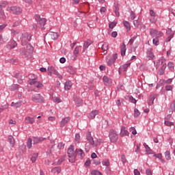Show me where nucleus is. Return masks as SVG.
<instances>
[{
    "instance_id": "38",
    "label": "nucleus",
    "mask_w": 175,
    "mask_h": 175,
    "mask_svg": "<svg viewBox=\"0 0 175 175\" xmlns=\"http://www.w3.org/2000/svg\"><path fill=\"white\" fill-rule=\"evenodd\" d=\"M166 33L167 35L169 36H174V31H172L170 28H168L167 30H166Z\"/></svg>"
},
{
    "instance_id": "15",
    "label": "nucleus",
    "mask_w": 175,
    "mask_h": 175,
    "mask_svg": "<svg viewBox=\"0 0 175 175\" xmlns=\"http://www.w3.org/2000/svg\"><path fill=\"white\" fill-rule=\"evenodd\" d=\"M76 154L77 155H79L81 159H83L84 157H85V154L84 153V150H83L81 148H77L76 149Z\"/></svg>"
},
{
    "instance_id": "19",
    "label": "nucleus",
    "mask_w": 175,
    "mask_h": 175,
    "mask_svg": "<svg viewBox=\"0 0 175 175\" xmlns=\"http://www.w3.org/2000/svg\"><path fill=\"white\" fill-rule=\"evenodd\" d=\"M72 81H66L65 84H64V90L65 91H69V90H70V88H72Z\"/></svg>"
},
{
    "instance_id": "28",
    "label": "nucleus",
    "mask_w": 175,
    "mask_h": 175,
    "mask_svg": "<svg viewBox=\"0 0 175 175\" xmlns=\"http://www.w3.org/2000/svg\"><path fill=\"white\" fill-rule=\"evenodd\" d=\"M123 25L125 27L127 32L131 31V24L129 23V22L124 21H123Z\"/></svg>"
},
{
    "instance_id": "5",
    "label": "nucleus",
    "mask_w": 175,
    "mask_h": 175,
    "mask_svg": "<svg viewBox=\"0 0 175 175\" xmlns=\"http://www.w3.org/2000/svg\"><path fill=\"white\" fill-rule=\"evenodd\" d=\"M31 100L35 102V103H44V97H43L40 94H35L32 96Z\"/></svg>"
},
{
    "instance_id": "63",
    "label": "nucleus",
    "mask_w": 175,
    "mask_h": 175,
    "mask_svg": "<svg viewBox=\"0 0 175 175\" xmlns=\"http://www.w3.org/2000/svg\"><path fill=\"white\" fill-rule=\"evenodd\" d=\"M75 140L77 142H80V134H75Z\"/></svg>"
},
{
    "instance_id": "16",
    "label": "nucleus",
    "mask_w": 175,
    "mask_h": 175,
    "mask_svg": "<svg viewBox=\"0 0 175 175\" xmlns=\"http://www.w3.org/2000/svg\"><path fill=\"white\" fill-rule=\"evenodd\" d=\"M11 106L12 107H15L16 109H18V107H21V106H23V101L19 100L16 103L12 102L11 103Z\"/></svg>"
},
{
    "instance_id": "45",
    "label": "nucleus",
    "mask_w": 175,
    "mask_h": 175,
    "mask_svg": "<svg viewBox=\"0 0 175 175\" xmlns=\"http://www.w3.org/2000/svg\"><path fill=\"white\" fill-rule=\"evenodd\" d=\"M75 102L77 103V106H80L83 103V100L81 98H75Z\"/></svg>"
},
{
    "instance_id": "30",
    "label": "nucleus",
    "mask_w": 175,
    "mask_h": 175,
    "mask_svg": "<svg viewBox=\"0 0 175 175\" xmlns=\"http://www.w3.org/2000/svg\"><path fill=\"white\" fill-rule=\"evenodd\" d=\"M76 16L79 17V18H84V17H85V12L78 11L76 12Z\"/></svg>"
},
{
    "instance_id": "59",
    "label": "nucleus",
    "mask_w": 175,
    "mask_h": 175,
    "mask_svg": "<svg viewBox=\"0 0 175 175\" xmlns=\"http://www.w3.org/2000/svg\"><path fill=\"white\" fill-rule=\"evenodd\" d=\"M116 25H117V23L112 22L111 23L109 24V28H111V29H113V28H114V27H116Z\"/></svg>"
},
{
    "instance_id": "1",
    "label": "nucleus",
    "mask_w": 175,
    "mask_h": 175,
    "mask_svg": "<svg viewBox=\"0 0 175 175\" xmlns=\"http://www.w3.org/2000/svg\"><path fill=\"white\" fill-rule=\"evenodd\" d=\"M67 154L68 157V161L70 163H75L76 162V157H77V154H76V150L75 151V146L70 145L67 150Z\"/></svg>"
},
{
    "instance_id": "22",
    "label": "nucleus",
    "mask_w": 175,
    "mask_h": 175,
    "mask_svg": "<svg viewBox=\"0 0 175 175\" xmlns=\"http://www.w3.org/2000/svg\"><path fill=\"white\" fill-rule=\"evenodd\" d=\"M14 77L17 79L18 84H23V77L20 73L17 72L14 75Z\"/></svg>"
},
{
    "instance_id": "24",
    "label": "nucleus",
    "mask_w": 175,
    "mask_h": 175,
    "mask_svg": "<svg viewBox=\"0 0 175 175\" xmlns=\"http://www.w3.org/2000/svg\"><path fill=\"white\" fill-rule=\"evenodd\" d=\"M8 142H9L11 147H14V144H16V141L14 140V137H13V136L10 135L8 137Z\"/></svg>"
},
{
    "instance_id": "55",
    "label": "nucleus",
    "mask_w": 175,
    "mask_h": 175,
    "mask_svg": "<svg viewBox=\"0 0 175 175\" xmlns=\"http://www.w3.org/2000/svg\"><path fill=\"white\" fill-rule=\"evenodd\" d=\"M164 124L166 125V126H172V125H174L173 122H170L169 120H165Z\"/></svg>"
},
{
    "instance_id": "44",
    "label": "nucleus",
    "mask_w": 175,
    "mask_h": 175,
    "mask_svg": "<svg viewBox=\"0 0 175 175\" xmlns=\"http://www.w3.org/2000/svg\"><path fill=\"white\" fill-rule=\"evenodd\" d=\"M152 43L154 44V46H159V38H154L152 40Z\"/></svg>"
},
{
    "instance_id": "62",
    "label": "nucleus",
    "mask_w": 175,
    "mask_h": 175,
    "mask_svg": "<svg viewBox=\"0 0 175 175\" xmlns=\"http://www.w3.org/2000/svg\"><path fill=\"white\" fill-rule=\"evenodd\" d=\"M129 100L131 103H136V102H137V100H136V99H135L132 96L129 97Z\"/></svg>"
},
{
    "instance_id": "36",
    "label": "nucleus",
    "mask_w": 175,
    "mask_h": 175,
    "mask_svg": "<svg viewBox=\"0 0 175 175\" xmlns=\"http://www.w3.org/2000/svg\"><path fill=\"white\" fill-rule=\"evenodd\" d=\"M79 51H80V46H76L73 52V54L76 57H77V55H79Z\"/></svg>"
},
{
    "instance_id": "56",
    "label": "nucleus",
    "mask_w": 175,
    "mask_h": 175,
    "mask_svg": "<svg viewBox=\"0 0 175 175\" xmlns=\"http://www.w3.org/2000/svg\"><path fill=\"white\" fill-rule=\"evenodd\" d=\"M121 161L122 163H126V157H125L124 154L121 155Z\"/></svg>"
},
{
    "instance_id": "58",
    "label": "nucleus",
    "mask_w": 175,
    "mask_h": 175,
    "mask_svg": "<svg viewBox=\"0 0 175 175\" xmlns=\"http://www.w3.org/2000/svg\"><path fill=\"white\" fill-rule=\"evenodd\" d=\"M85 166H86L87 167L91 166V160L90 159L86 160V161L85 162Z\"/></svg>"
},
{
    "instance_id": "48",
    "label": "nucleus",
    "mask_w": 175,
    "mask_h": 175,
    "mask_svg": "<svg viewBox=\"0 0 175 175\" xmlns=\"http://www.w3.org/2000/svg\"><path fill=\"white\" fill-rule=\"evenodd\" d=\"M158 18H157V16H152L150 18V23H152V24H155V23H157Z\"/></svg>"
},
{
    "instance_id": "32",
    "label": "nucleus",
    "mask_w": 175,
    "mask_h": 175,
    "mask_svg": "<svg viewBox=\"0 0 175 175\" xmlns=\"http://www.w3.org/2000/svg\"><path fill=\"white\" fill-rule=\"evenodd\" d=\"M19 53L22 55H27L28 54V51L25 48H21L19 49Z\"/></svg>"
},
{
    "instance_id": "60",
    "label": "nucleus",
    "mask_w": 175,
    "mask_h": 175,
    "mask_svg": "<svg viewBox=\"0 0 175 175\" xmlns=\"http://www.w3.org/2000/svg\"><path fill=\"white\" fill-rule=\"evenodd\" d=\"M150 14L151 17H157V13H155L152 10H150Z\"/></svg>"
},
{
    "instance_id": "23",
    "label": "nucleus",
    "mask_w": 175,
    "mask_h": 175,
    "mask_svg": "<svg viewBox=\"0 0 175 175\" xmlns=\"http://www.w3.org/2000/svg\"><path fill=\"white\" fill-rule=\"evenodd\" d=\"M37 82H38V77L36 76H34L33 78H31V79L29 80V84H30V85L35 86Z\"/></svg>"
},
{
    "instance_id": "52",
    "label": "nucleus",
    "mask_w": 175,
    "mask_h": 175,
    "mask_svg": "<svg viewBox=\"0 0 175 175\" xmlns=\"http://www.w3.org/2000/svg\"><path fill=\"white\" fill-rule=\"evenodd\" d=\"M165 91H172L173 90V85H166L165 87Z\"/></svg>"
},
{
    "instance_id": "39",
    "label": "nucleus",
    "mask_w": 175,
    "mask_h": 175,
    "mask_svg": "<svg viewBox=\"0 0 175 175\" xmlns=\"http://www.w3.org/2000/svg\"><path fill=\"white\" fill-rule=\"evenodd\" d=\"M65 158H66V155H64V157L59 159L57 165H62L65 161Z\"/></svg>"
},
{
    "instance_id": "6",
    "label": "nucleus",
    "mask_w": 175,
    "mask_h": 175,
    "mask_svg": "<svg viewBox=\"0 0 175 175\" xmlns=\"http://www.w3.org/2000/svg\"><path fill=\"white\" fill-rule=\"evenodd\" d=\"M35 20L40 24L41 28H44V25H46V23L47 22V19L44 18H40V15L36 14L35 15Z\"/></svg>"
},
{
    "instance_id": "54",
    "label": "nucleus",
    "mask_w": 175,
    "mask_h": 175,
    "mask_svg": "<svg viewBox=\"0 0 175 175\" xmlns=\"http://www.w3.org/2000/svg\"><path fill=\"white\" fill-rule=\"evenodd\" d=\"M137 38V36H134L133 38H131L129 42L130 44H133V42L136 40V38Z\"/></svg>"
},
{
    "instance_id": "40",
    "label": "nucleus",
    "mask_w": 175,
    "mask_h": 175,
    "mask_svg": "<svg viewBox=\"0 0 175 175\" xmlns=\"http://www.w3.org/2000/svg\"><path fill=\"white\" fill-rule=\"evenodd\" d=\"M19 85L18 84H14L10 86V90L11 91H16V90H18Z\"/></svg>"
},
{
    "instance_id": "49",
    "label": "nucleus",
    "mask_w": 175,
    "mask_h": 175,
    "mask_svg": "<svg viewBox=\"0 0 175 175\" xmlns=\"http://www.w3.org/2000/svg\"><path fill=\"white\" fill-rule=\"evenodd\" d=\"M139 116H140V111H139V109L135 108L134 109V117L137 118Z\"/></svg>"
},
{
    "instance_id": "51",
    "label": "nucleus",
    "mask_w": 175,
    "mask_h": 175,
    "mask_svg": "<svg viewBox=\"0 0 175 175\" xmlns=\"http://www.w3.org/2000/svg\"><path fill=\"white\" fill-rule=\"evenodd\" d=\"M165 157L166 159H170V151L169 150H167L165 152Z\"/></svg>"
},
{
    "instance_id": "25",
    "label": "nucleus",
    "mask_w": 175,
    "mask_h": 175,
    "mask_svg": "<svg viewBox=\"0 0 175 175\" xmlns=\"http://www.w3.org/2000/svg\"><path fill=\"white\" fill-rule=\"evenodd\" d=\"M50 35H51V39H53V40H57L58 39V36H59V35H58V33L53 32V31H51L50 33Z\"/></svg>"
},
{
    "instance_id": "64",
    "label": "nucleus",
    "mask_w": 175,
    "mask_h": 175,
    "mask_svg": "<svg viewBox=\"0 0 175 175\" xmlns=\"http://www.w3.org/2000/svg\"><path fill=\"white\" fill-rule=\"evenodd\" d=\"M170 108L172 110H175V101L172 103V104L170 105Z\"/></svg>"
},
{
    "instance_id": "8",
    "label": "nucleus",
    "mask_w": 175,
    "mask_h": 175,
    "mask_svg": "<svg viewBox=\"0 0 175 175\" xmlns=\"http://www.w3.org/2000/svg\"><path fill=\"white\" fill-rule=\"evenodd\" d=\"M146 57L149 59V61H154V59H155V55H154V49L152 48L147 49Z\"/></svg>"
},
{
    "instance_id": "9",
    "label": "nucleus",
    "mask_w": 175,
    "mask_h": 175,
    "mask_svg": "<svg viewBox=\"0 0 175 175\" xmlns=\"http://www.w3.org/2000/svg\"><path fill=\"white\" fill-rule=\"evenodd\" d=\"M17 47V42L14 41V40H11L8 42L7 49L8 50H13V49H16Z\"/></svg>"
},
{
    "instance_id": "47",
    "label": "nucleus",
    "mask_w": 175,
    "mask_h": 175,
    "mask_svg": "<svg viewBox=\"0 0 175 175\" xmlns=\"http://www.w3.org/2000/svg\"><path fill=\"white\" fill-rule=\"evenodd\" d=\"M8 1H1L0 3V9H2V8H6L8 6Z\"/></svg>"
},
{
    "instance_id": "3",
    "label": "nucleus",
    "mask_w": 175,
    "mask_h": 175,
    "mask_svg": "<svg viewBox=\"0 0 175 175\" xmlns=\"http://www.w3.org/2000/svg\"><path fill=\"white\" fill-rule=\"evenodd\" d=\"M32 38V36L28 33H22L21 40L22 46H25L27 44L28 42H31V39Z\"/></svg>"
},
{
    "instance_id": "33",
    "label": "nucleus",
    "mask_w": 175,
    "mask_h": 175,
    "mask_svg": "<svg viewBox=\"0 0 175 175\" xmlns=\"http://www.w3.org/2000/svg\"><path fill=\"white\" fill-rule=\"evenodd\" d=\"M26 50L27 51V53H32V51H33V46H32L31 44H28L26 46Z\"/></svg>"
},
{
    "instance_id": "41",
    "label": "nucleus",
    "mask_w": 175,
    "mask_h": 175,
    "mask_svg": "<svg viewBox=\"0 0 175 175\" xmlns=\"http://www.w3.org/2000/svg\"><path fill=\"white\" fill-rule=\"evenodd\" d=\"M163 36V32L161 31H157L156 33L155 38H157V39H159V38H162Z\"/></svg>"
},
{
    "instance_id": "17",
    "label": "nucleus",
    "mask_w": 175,
    "mask_h": 175,
    "mask_svg": "<svg viewBox=\"0 0 175 175\" xmlns=\"http://www.w3.org/2000/svg\"><path fill=\"white\" fill-rule=\"evenodd\" d=\"M103 81L105 85H110L111 84V79L107 77V76H104L103 78Z\"/></svg>"
},
{
    "instance_id": "7",
    "label": "nucleus",
    "mask_w": 175,
    "mask_h": 175,
    "mask_svg": "<svg viewBox=\"0 0 175 175\" xmlns=\"http://www.w3.org/2000/svg\"><path fill=\"white\" fill-rule=\"evenodd\" d=\"M8 12H12L13 14H20L23 10L18 6H12L7 8Z\"/></svg>"
},
{
    "instance_id": "46",
    "label": "nucleus",
    "mask_w": 175,
    "mask_h": 175,
    "mask_svg": "<svg viewBox=\"0 0 175 175\" xmlns=\"http://www.w3.org/2000/svg\"><path fill=\"white\" fill-rule=\"evenodd\" d=\"M35 88H42L43 84L37 81L36 83L34 85Z\"/></svg>"
},
{
    "instance_id": "35",
    "label": "nucleus",
    "mask_w": 175,
    "mask_h": 175,
    "mask_svg": "<svg viewBox=\"0 0 175 175\" xmlns=\"http://www.w3.org/2000/svg\"><path fill=\"white\" fill-rule=\"evenodd\" d=\"M167 66L170 70H171V72H173V70H174V64L173 62H168Z\"/></svg>"
},
{
    "instance_id": "31",
    "label": "nucleus",
    "mask_w": 175,
    "mask_h": 175,
    "mask_svg": "<svg viewBox=\"0 0 175 175\" xmlns=\"http://www.w3.org/2000/svg\"><path fill=\"white\" fill-rule=\"evenodd\" d=\"M38 157H39V154L33 153L31 156V161L32 163H35L36 162V159H38Z\"/></svg>"
},
{
    "instance_id": "37",
    "label": "nucleus",
    "mask_w": 175,
    "mask_h": 175,
    "mask_svg": "<svg viewBox=\"0 0 175 175\" xmlns=\"http://www.w3.org/2000/svg\"><path fill=\"white\" fill-rule=\"evenodd\" d=\"M103 166H110V161L109 159H104L102 161Z\"/></svg>"
},
{
    "instance_id": "11",
    "label": "nucleus",
    "mask_w": 175,
    "mask_h": 175,
    "mask_svg": "<svg viewBox=\"0 0 175 175\" xmlns=\"http://www.w3.org/2000/svg\"><path fill=\"white\" fill-rule=\"evenodd\" d=\"M44 140H46V137H33V144H39V143L44 142Z\"/></svg>"
},
{
    "instance_id": "4",
    "label": "nucleus",
    "mask_w": 175,
    "mask_h": 175,
    "mask_svg": "<svg viewBox=\"0 0 175 175\" xmlns=\"http://www.w3.org/2000/svg\"><path fill=\"white\" fill-rule=\"evenodd\" d=\"M109 137L111 143H117L118 140V133L115 130H110L109 133Z\"/></svg>"
},
{
    "instance_id": "43",
    "label": "nucleus",
    "mask_w": 175,
    "mask_h": 175,
    "mask_svg": "<svg viewBox=\"0 0 175 175\" xmlns=\"http://www.w3.org/2000/svg\"><path fill=\"white\" fill-rule=\"evenodd\" d=\"M92 175H103L102 172H99L98 170H94L91 172Z\"/></svg>"
},
{
    "instance_id": "18",
    "label": "nucleus",
    "mask_w": 175,
    "mask_h": 175,
    "mask_svg": "<svg viewBox=\"0 0 175 175\" xmlns=\"http://www.w3.org/2000/svg\"><path fill=\"white\" fill-rule=\"evenodd\" d=\"M120 53L122 57H125V53H126V45H125V43H122L120 48Z\"/></svg>"
},
{
    "instance_id": "21",
    "label": "nucleus",
    "mask_w": 175,
    "mask_h": 175,
    "mask_svg": "<svg viewBox=\"0 0 175 175\" xmlns=\"http://www.w3.org/2000/svg\"><path fill=\"white\" fill-rule=\"evenodd\" d=\"M92 44V41L91 40H88L83 44V51H85Z\"/></svg>"
},
{
    "instance_id": "57",
    "label": "nucleus",
    "mask_w": 175,
    "mask_h": 175,
    "mask_svg": "<svg viewBox=\"0 0 175 175\" xmlns=\"http://www.w3.org/2000/svg\"><path fill=\"white\" fill-rule=\"evenodd\" d=\"M101 49L103 51H107L108 50L107 44H103Z\"/></svg>"
},
{
    "instance_id": "10",
    "label": "nucleus",
    "mask_w": 175,
    "mask_h": 175,
    "mask_svg": "<svg viewBox=\"0 0 175 175\" xmlns=\"http://www.w3.org/2000/svg\"><path fill=\"white\" fill-rule=\"evenodd\" d=\"M129 66H131V63H127V64L120 66V67L118 68L119 75H121V73H122V72H126V69H128V68H129Z\"/></svg>"
},
{
    "instance_id": "53",
    "label": "nucleus",
    "mask_w": 175,
    "mask_h": 175,
    "mask_svg": "<svg viewBox=\"0 0 175 175\" xmlns=\"http://www.w3.org/2000/svg\"><path fill=\"white\" fill-rule=\"evenodd\" d=\"M64 147H65V144H64V143H62V142L59 143L57 145V148L59 150H64Z\"/></svg>"
},
{
    "instance_id": "14",
    "label": "nucleus",
    "mask_w": 175,
    "mask_h": 175,
    "mask_svg": "<svg viewBox=\"0 0 175 175\" xmlns=\"http://www.w3.org/2000/svg\"><path fill=\"white\" fill-rule=\"evenodd\" d=\"M70 121V118L69 117L63 118L59 123L60 128H64V126H65V125L68 124Z\"/></svg>"
},
{
    "instance_id": "12",
    "label": "nucleus",
    "mask_w": 175,
    "mask_h": 175,
    "mask_svg": "<svg viewBox=\"0 0 175 175\" xmlns=\"http://www.w3.org/2000/svg\"><path fill=\"white\" fill-rule=\"evenodd\" d=\"M98 114H99L98 110H93L88 115V117L90 120H94Z\"/></svg>"
},
{
    "instance_id": "61",
    "label": "nucleus",
    "mask_w": 175,
    "mask_h": 175,
    "mask_svg": "<svg viewBox=\"0 0 175 175\" xmlns=\"http://www.w3.org/2000/svg\"><path fill=\"white\" fill-rule=\"evenodd\" d=\"M133 25L135 28H139V21L137 20L133 21Z\"/></svg>"
},
{
    "instance_id": "29",
    "label": "nucleus",
    "mask_w": 175,
    "mask_h": 175,
    "mask_svg": "<svg viewBox=\"0 0 175 175\" xmlns=\"http://www.w3.org/2000/svg\"><path fill=\"white\" fill-rule=\"evenodd\" d=\"M27 147L28 150H31V148H32V138L29 137L27 139Z\"/></svg>"
},
{
    "instance_id": "50",
    "label": "nucleus",
    "mask_w": 175,
    "mask_h": 175,
    "mask_svg": "<svg viewBox=\"0 0 175 175\" xmlns=\"http://www.w3.org/2000/svg\"><path fill=\"white\" fill-rule=\"evenodd\" d=\"M114 62H116L112 60L111 58H110L107 60V64L108 66H111L113 65V64H114Z\"/></svg>"
},
{
    "instance_id": "26",
    "label": "nucleus",
    "mask_w": 175,
    "mask_h": 175,
    "mask_svg": "<svg viewBox=\"0 0 175 175\" xmlns=\"http://www.w3.org/2000/svg\"><path fill=\"white\" fill-rule=\"evenodd\" d=\"M158 31V30L155 29H150V35L151 36V38H155L156 35H157V32Z\"/></svg>"
},
{
    "instance_id": "2",
    "label": "nucleus",
    "mask_w": 175,
    "mask_h": 175,
    "mask_svg": "<svg viewBox=\"0 0 175 175\" xmlns=\"http://www.w3.org/2000/svg\"><path fill=\"white\" fill-rule=\"evenodd\" d=\"M86 139L93 147H96L97 146H99V144H100V142H99L98 140L94 141V137H92V135H91L90 131H88L86 133Z\"/></svg>"
},
{
    "instance_id": "20",
    "label": "nucleus",
    "mask_w": 175,
    "mask_h": 175,
    "mask_svg": "<svg viewBox=\"0 0 175 175\" xmlns=\"http://www.w3.org/2000/svg\"><path fill=\"white\" fill-rule=\"evenodd\" d=\"M25 124H33L35 122V117L31 118L29 116H27L25 119Z\"/></svg>"
},
{
    "instance_id": "13",
    "label": "nucleus",
    "mask_w": 175,
    "mask_h": 175,
    "mask_svg": "<svg viewBox=\"0 0 175 175\" xmlns=\"http://www.w3.org/2000/svg\"><path fill=\"white\" fill-rule=\"evenodd\" d=\"M120 137H124L125 136H129V131L126 130V128H125L124 126H122L120 130Z\"/></svg>"
},
{
    "instance_id": "42",
    "label": "nucleus",
    "mask_w": 175,
    "mask_h": 175,
    "mask_svg": "<svg viewBox=\"0 0 175 175\" xmlns=\"http://www.w3.org/2000/svg\"><path fill=\"white\" fill-rule=\"evenodd\" d=\"M0 18L2 20L6 18V16L5 15V12L2 10V8H0Z\"/></svg>"
},
{
    "instance_id": "27",
    "label": "nucleus",
    "mask_w": 175,
    "mask_h": 175,
    "mask_svg": "<svg viewBox=\"0 0 175 175\" xmlns=\"http://www.w3.org/2000/svg\"><path fill=\"white\" fill-rule=\"evenodd\" d=\"M158 96V94H151L150 96L149 105H153L154 100H155V98Z\"/></svg>"
},
{
    "instance_id": "34",
    "label": "nucleus",
    "mask_w": 175,
    "mask_h": 175,
    "mask_svg": "<svg viewBox=\"0 0 175 175\" xmlns=\"http://www.w3.org/2000/svg\"><path fill=\"white\" fill-rule=\"evenodd\" d=\"M52 173H54L55 174H59L61 173V168L60 167H55L52 169Z\"/></svg>"
}]
</instances>
